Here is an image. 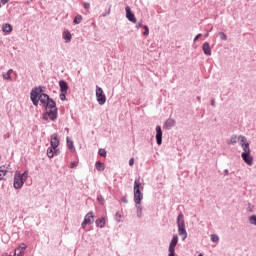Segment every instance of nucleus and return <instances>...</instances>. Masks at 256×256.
<instances>
[{
    "mask_svg": "<svg viewBox=\"0 0 256 256\" xmlns=\"http://www.w3.org/2000/svg\"><path fill=\"white\" fill-rule=\"evenodd\" d=\"M40 103H42L45 111H54L58 115L57 102L49 97L48 94L40 95Z\"/></svg>",
    "mask_w": 256,
    "mask_h": 256,
    "instance_id": "1",
    "label": "nucleus"
},
{
    "mask_svg": "<svg viewBox=\"0 0 256 256\" xmlns=\"http://www.w3.org/2000/svg\"><path fill=\"white\" fill-rule=\"evenodd\" d=\"M176 224L178 227V235L182 237V241H185V239H187V229L185 228V216L183 212L178 214Z\"/></svg>",
    "mask_w": 256,
    "mask_h": 256,
    "instance_id": "2",
    "label": "nucleus"
},
{
    "mask_svg": "<svg viewBox=\"0 0 256 256\" xmlns=\"http://www.w3.org/2000/svg\"><path fill=\"white\" fill-rule=\"evenodd\" d=\"M141 201H143V193L141 192V182L137 178L134 181V203L141 205Z\"/></svg>",
    "mask_w": 256,
    "mask_h": 256,
    "instance_id": "3",
    "label": "nucleus"
},
{
    "mask_svg": "<svg viewBox=\"0 0 256 256\" xmlns=\"http://www.w3.org/2000/svg\"><path fill=\"white\" fill-rule=\"evenodd\" d=\"M241 157L244 161V163H246V165H249L250 167L253 165V156H251V148H248L246 146V148H244Z\"/></svg>",
    "mask_w": 256,
    "mask_h": 256,
    "instance_id": "4",
    "label": "nucleus"
},
{
    "mask_svg": "<svg viewBox=\"0 0 256 256\" xmlns=\"http://www.w3.org/2000/svg\"><path fill=\"white\" fill-rule=\"evenodd\" d=\"M96 100L100 105H105L107 103V97L103 93V88L96 86Z\"/></svg>",
    "mask_w": 256,
    "mask_h": 256,
    "instance_id": "5",
    "label": "nucleus"
},
{
    "mask_svg": "<svg viewBox=\"0 0 256 256\" xmlns=\"http://www.w3.org/2000/svg\"><path fill=\"white\" fill-rule=\"evenodd\" d=\"M23 185H25V180L23 179V177H21V173L15 172L13 183L14 189H21Z\"/></svg>",
    "mask_w": 256,
    "mask_h": 256,
    "instance_id": "6",
    "label": "nucleus"
},
{
    "mask_svg": "<svg viewBox=\"0 0 256 256\" xmlns=\"http://www.w3.org/2000/svg\"><path fill=\"white\" fill-rule=\"evenodd\" d=\"M177 243H179V236L174 235L170 241V244H169V248H168V251H169V254L168 256H175V247H177Z\"/></svg>",
    "mask_w": 256,
    "mask_h": 256,
    "instance_id": "7",
    "label": "nucleus"
},
{
    "mask_svg": "<svg viewBox=\"0 0 256 256\" xmlns=\"http://www.w3.org/2000/svg\"><path fill=\"white\" fill-rule=\"evenodd\" d=\"M58 114L54 111H46L42 115L43 121H57Z\"/></svg>",
    "mask_w": 256,
    "mask_h": 256,
    "instance_id": "8",
    "label": "nucleus"
},
{
    "mask_svg": "<svg viewBox=\"0 0 256 256\" xmlns=\"http://www.w3.org/2000/svg\"><path fill=\"white\" fill-rule=\"evenodd\" d=\"M41 96L37 94V90H31L30 92V99L35 107H38L39 101H41Z\"/></svg>",
    "mask_w": 256,
    "mask_h": 256,
    "instance_id": "9",
    "label": "nucleus"
},
{
    "mask_svg": "<svg viewBox=\"0 0 256 256\" xmlns=\"http://www.w3.org/2000/svg\"><path fill=\"white\" fill-rule=\"evenodd\" d=\"M125 11L126 19H128V21H130L131 23H137V18H135V14H133V12L131 11V7L126 6Z\"/></svg>",
    "mask_w": 256,
    "mask_h": 256,
    "instance_id": "10",
    "label": "nucleus"
},
{
    "mask_svg": "<svg viewBox=\"0 0 256 256\" xmlns=\"http://www.w3.org/2000/svg\"><path fill=\"white\" fill-rule=\"evenodd\" d=\"M59 135L57 133H54L51 135L50 145L52 149H57L59 147Z\"/></svg>",
    "mask_w": 256,
    "mask_h": 256,
    "instance_id": "11",
    "label": "nucleus"
},
{
    "mask_svg": "<svg viewBox=\"0 0 256 256\" xmlns=\"http://www.w3.org/2000/svg\"><path fill=\"white\" fill-rule=\"evenodd\" d=\"M156 142H157V145H162L163 143V130L159 125L156 126Z\"/></svg>",
    "mask_w": 256,
    "mask_h": 256,
    "instance_id": "12",
    "label": "nucleus"
},
{
    "mask_svg": "<svg viewBox=\"0 0 256 256\" xmlns=\"http://www.w3.org/2000/svg\"><path fill=\"white\" fill-rule=\"evenodd\" d=\"M202 51L204 55H207V57H211V45L209 44V42H205L202 45Z\"/></svg>",
    "mask_w": 256,
    "mask_h": 256,
    "instance_id": "13",
    "label": "nucleus"
},
{
    "mask_svg": "<svg viewBox=\"0 0 256 256\" xmlns=\"http://www.w3.org/2000/svg\"><path fill=\"white\" fill-rule=\"evenodd\" d=\"M238 140L240 141V146L242 147L243 151L248 147V149H250L249 147V142H245L247 141V138L245 136H239Z\"/></svg>",
    "mask_w": 256,
    "mask_h": 256,
    "instance_id": "14",
    "label": "nucleus"
},
{
    "mask_svg": "<svg viewBox=\"0 0 256 256\" xmlns=\"http://www.w3.org/2000/svg\"><path fill=\"white\" fill-rule=\"evenodd\" d=\"M59 87H60L61 93H67V91L69 90V84H67L65 80L59 81Z\"/></svg>",
    "mask_w": 256,
    "mask_h": 256,
    "instance_id": "15",
    "label": "nucleus"
},
{
    "mask_svg": "<svg viewBox=\"0 0 256 256\" xmlns=\"http://www.w3.org/2000/svg\"><path fill=\"white\" fill-rule=\"evenodd\" d=\"M173 127H175L174 119L169 118L168 120L165 121L164 128H166L169 131L170 129H173Z\"/></svg>",
    "mask_w": 256,
    "mask_h": 256,
    "instance_id": "16",
    "label": "nucleus"
},
{
    "mask_svg": "<svg viewBox=\"0 0 256 256\" xmlns=\"http://www.w3.org/2000/svg\"><path fill=\"white\" fill-rule=\"evenodd\" d=\"M95 219V216L93 215V212H88L85 217H84V221L88 224L91 225V223H93Z\"/></svg>",
    "mask_w": 256,
    "mask_h": 256,
    "instance_id": "17",
    "label": "nucleus"
},
{
    "mask_svg": "<svg viewBox=\"0 0 256 256\" xmlns=\"http://www.w3.org/2000/svg\"><path fill=\"white\" fill-rule=\"evenodd\" d=\"M135 207H136L137 218L141 219V217H143V207H141V204H137V203H135Z\"/></svg>",
    "mask_w": 256,
    "mask_h": 256,
    "instance_id": "18",
    "label": "nucleus"
},
{
    "mask_svg": "<svg viewBox=\"0 0 256 256\" xmlns=\"http://www.w3.org/2000/svg\"><path fill=\"white\" fill-rule=\"evenodd\" d=\"M2 31L3 33H11V31H13V26H11L9 23L3 24Z\"/></svg>",
    "mask_w": 256,
    "mask_h": 256,
    "instance_id": "19",
    "label": "nucleus"
},
{
    "mask_svg": "<svg viewBox=\"0 0 256 256\" xmlns=\"http://www.w3.org/2000/svg\"><path fill=\"white\" fill-rule=\"evenodd\" d=\"M96 227H100V229H103L105 227V217L98 218L95 221Z\"/></svg>",
    "mask_w": 256,
    "mask_h": 256,
    "instance_id": "20",
    "label": "nucleus"
},
{
    "mask_svg": "<svg viewBox=\"0 0 256 256\" xmlns=\"http://www.w3.org/2000/svg\"><path fill=\"white\" fill-rule=\"evenodd\" d=\"M32 91H36L38 94V97H41V95H46L45 90H43V86H38L32 89Z\"/></svg>",
    "mask_w": 256,
    "mask_h": 256,
    "instance_id": "21",
    "label": "nucleus"
},
{
    "mask_svg": "<svg viewBox=\"0 0 256 256\" xmlns=\"http://www.w3.org/2000/svg\"><path fill=\"white\" fill-rule=\"evenodd\" d=\"M95 167H96L97 171H100V172L105 171V164L101 161H97L95 164Z\"/></svg>",
    "mask_w": 256,
    "mask_h": 256,
    "instance_id": "22",
    "label": "nucleus"
},
{
    "mask_svg": "<svg viewBox=\"0 0 256 256\" xmlns=\"http://www.w3.org/2000/svg\"><path fill=\"white\" fill-rule=\"evenodd\" d=\"M71 39H72L71 32H69V30H66L64 32V41H65V43H71Z\"/></svg>",
    "mask_w": 256,
    "mask_h": 256,
    "instance_id": "23",
    "label": "nucleus"
},
{
    "mask_svg": "<svg viewBox=\"0 0 256 256\" xmlns=\"http://www.w3.org/2000/svg\"><path fill=\"white\" fill-rule=\"evenodd\" d=\"M54 149L55 148H53V146L47 149V157H49V159H53L55 157Z\"/></svg>",
    "mask_w": 256,
    "mask_h": 256,
    "instance_id": "24",
    "label": "nucleus"
},
{
    "mask_svg": "<svg viewBox=\"0 0 256 256\" xmlns=\"http://www.w3.org/2000/svg\"><path fill=\"white\" fill-rule=\"evenodd\" d=\"M7 175V168L5 166H0V181Z\"/></svg>",
    "mask_w": 256,
    "mask_h": 256,
    "instance_id": "25",
    "label": "nucleus"
},
{
    "mask_svg": "<svg viewBox=\"0 0 256 256\" xmlns=\"http://www.w3.org/2000/svg\"><path fill=\"white\" fill-rule=\"evenodd\" d=\"M81 21H83V16L81 15H77L74 20H73V23L74 25H79L81 23Z\"/></svg>",
    "mask_w": 256,
    "mask_h": 256,
    "instance_id": "26",
    "label": "nucleus"
},
{
    "mask_svg": "<svg viewBox=\"0 0 256 256\" xmlns=\"http://www.w3.org/2000/svg\"><path fill=\"white\" fill-rule=\"evenodd\" d=\"M239 138H237V135H232L229 142H228V145H235L237 143V140Z\"/></svg>",
    "mask_w": 256,
    "mask_h": 256,
    "instance_id": "27",
    "label": "nucleus"
},
{
    "mask_svg": "<svg viewBox=\"0 0 256 256\" xmlns=\"http://www.w3.org/2000/svg\"><path fill=\"white\" fill-rule=\"evenodd\" d=\"M66 141H67L68 149H75V145L73 144V141L71 140V138L67 137Z\"/></svg>",
    "mask_w": 256,
    "mask_h": 256,
    "instance_id": "28",
    "label": "nucleus"
},
{
    "mask_svg": "<svg viewBox=\"0 0 256 256\" xmlns=\"http://www.w3.org/2000/svg\"><path fill=\"white\" fill-rule=\"evenodd\" d=\"M11 73H13V69H9L7 73L3 74V79L9 80L11 79Z\"/></svg>",
    "mask_w": 256,
    "mask_h": 256,
    "instance_id": "29",
    "label": "nucleus"
},
{
    "mask_svg": "<svg viewBox=\"0 0 256 256\" xmlns=\"http://www.w3.org/2000/svg\"><path fill=\"white\" fill-rule=\"evenodd\" d=\"M23 249L21 248H16L15 251H14V256H23Z\"/></svg>",
    "mask_w": 256,
    "mask_h": 256,
    "instance_id": "30",
    "label": "nucleus"
},
{
    "mask_svg": "<svg viewBox=\"0 0 256 256\" xmlns=\"http://www.w3.org/2000/svg\"><path fill=\"white\" fill-rule=\"evenodd\" d=\"M98 155H100V157H107V150L105 149H99L98 150Z\"/></svg>",
    "mask_w": 256,
    "mask_h": 256,
    "instance_id": "31",
    "label": "nucleus"
},
{
    "mask_svg": "<svg viewBox=\"0 0 256 256\" xmlns=\"http://www.w3.org/2000/svg\"><path fill=\"white\" fill-rule=\"evenodd\" d=\"M218 35L221 41H227V34H225L224 32H219Z\"/></svg>",
    "mask_w": 256,
    "mask_h": 256,
    "instance_id": "32",
    "label": "nucleus"
},
{
    "mask_svg": "<svg viewBox=\"0 0 256 256\" xmlns=\"http://www.w3.org/2000/svg\"><path fill=\"white\" fill-rule=\"evenodd\" d=\"M249 223L251 225H256V215H252L249 217Z\"/></svg>",
    "mask_w": 256,
    "mask_h": 256,
    "instance_id": "33",
    "label": "nucleus"
},
{
    "mask_svg": "<svg viewBox=\"0 0 256 256\" xmlns=\"http://www.w3.org/2000/svg\"><path fill=\"white\" fill-rule=\"evenodd\" d=\"M211 241H212L213 243H217V242L219 241V235H217V234H212V235H211Z\"/></svg>",
    "mask_w": 256,
    "mask_h": 256,
    "instance_id": "34",
    "label": "nucleus"
},
{
    "mask_svg": "<svg viewBox=\"0 0 256 256\" xmlns=\"http://www.w3.org/2000/svg\"><path fill=\"white\" fill-rule=\"evenodd\" d=\"M97 201H98V203H100V205H104L105 204V199L103 198L102 195H98L97 196Z\"/></svg>",
    "mask_w": 256,
    "mask_h": 256,
    "instance_id": "35",
    "label": "nucleus"
},
{
    "mask_svg": "<svg viewBox=\"0 0 256 256\" xmlns=\"http://www.w3.org/2000/svg\"><path fill=\"white\" fill-rule=\"evenodd\" d=\"M59 97L61 101H65L67 99V92H61Z\"/></svg>",
    "mask_w": 256,
    "mask_h": 256,
    "instance_id": "36",
    "label": "nucleus"
},
{
    "mask_svg": "<svg viewBox=\"0 0 256 256\" xmlns=\"http://www.w3.org/2000/svg\"><path fill=\"white\" fill-rule=\"evenodd\" d=\"M20 177H22V179L25 181V179L29 177V171L26 170L23 174H20Z\"/></svg>",
    "mask_w": 256,
    "mask_h": 256,
    "instance_id": "37",
    "label": "nucleus"
},
{
    "mask_svg": "<svg viewBox=\"0 0 256 256\" xmlns=\"http://www.w3.org/2000/svg\"><path fill=\"white\" fill-rule=\"evenodd\" d=\"M143 29H144L143 35H145V36L149 35V27L147 25H144Z\"/></svg>",
    "mask_w": 256,
    "mask_h": 256,
    "instance_id": "38",
    "label": "nucleus"
},
{
    "mask_svg": "<svg viewBox=\"0 0 256 256\" xmlns=\"http://www.w3.org/2000/svg\"><path fill=\"white\" fill-rule=\"evenodd\" d=\"M202 36H203L202 34L196 35L194 38V43H196V41H199V39H201Z\"/></svg>",
    "mask_w": 256,
    "mask_h": 256,
    "instance_id": "39",
    "label": "nucleus"
},
{
    "mask_svg": "<svg viewBox=\"0 0 256 256\" xmlns=\"http://www.w3.org/2000/svg\"><path fill=\"white\" fill-rule=\"evenodd\" d=\"M129 165H130V167H133V165H135V159L134 158H131L129 160Z\"/></svg>",
    "mask_w": 256,
    "mask_h": 256,
    "instance_id": "40",
    "label": "nucleus"
},
{
    "mask_svg": "<svg viewBox=\"0 0 256 256\" xmlns=\"http://www.w3.org/2000/svg\"><path fill=\"white\" fill-rule=\"evenodd\" d=\"M121 214L119 212L116 213V221L119 223L121 220Z\"/></svg>",
    "mask_w": 256,
    "mask_h": 256,
    "instance_id": "41",
    "label": "nucleus"
},
{
    "mask_svg": "<svg viewBox=\"0 0 256 256\" xmlns=\"http://www.w3.org/2000/svg\"><path fill=\"white\" fill-rule=\"evenodd\" d=\"M83 7H84V9H89V8L91 7V4L85 2V3L83 4Z\"/></svg>",
    "mask_w": 256,
    "mask_h": 256,
    "instance_id": "42",
    "label": "nucleus"
},
{
    "mask_svg": "<svg viewBox=\"0 0 256 256\" xmlns=\"http://www.w3.org/2000/svg\"><path fill=\"white\" fill-rule=\"evenodd\" d=\"M137 29H143V27H145V25H143V23L142 22H139L138 24H137Z\"/></svg>",
    "mask_w": 256,
    "mask_h": 256,
    "instance_id": "43",
    "label": "nucleus"
},
{
    "mask_svg": "<svg viewBox=\"0 0 256 256\" xmlns=\"http://www.w3.org/2000/svg\"><path fill=\"white\" fill-rule=\"evenodd\" d=\"M87 225H88L87 222H85L84 220L81 224L82 229H86Z\"/></svg>",
    "mask_w": 256,
    "mask_h": 256,
    "instance_id": "44",
    "label": "nucleus"
},
{
    "mask_svg": "<svg viewBox=\"0 0 256 256\" xmlns=\"http://www.w3.org/2000/svg\"><path fill=\"white\" fill-rule=\"evenodd\" d=\"M70 167L71 169H74V167H77V162H71Z\"/></svg>",
    "mask_w": 256,
    "mask_h": 256,
    "instance_id": "45",
    "label": "nucleus"
},
{
    "mask_svg": "<svg viewBox=\"0 0 256 256\" xmlns=\"http://www.w3.org/2000/svg\"><path fill=\"white\" fill-rule=\"evenodd\" d=\"M121 201H122V203H129V200H127V197H123V198L121 199Z\"/></svg>",
    "mask_w": 256,
    "mask_h": 256,
    "instance_id": "46",
    "label": "nucleus"
},
{
    "mask_svg": "<svg viewBox=\"0 0 256 256\" xmlns=\"http://www.w3.org/2000/svg\"><path fill=\"white\" fill-rule=\"evenodd\" d=\"M223 173H224L225 177H227V175H229V170L225 169Z\"/></svg>",
    "mask_w": 256,
    "mask_h": 256,
    "instance_id": "47",
    "label": "nucleus"
},
{
    "mask_svg": "<svg viewBox=\"0 0 256 256\" xmlns=\"http://www.w3.org/2000/svg\"><path fill=\"white\" fill-rule=\"evenodd\" d=\"M60 153L59 149H54V155H58Z\"/></svg>",
    "mask_w": 256,
    "mask_h": 256,
    "instance_id": "48",
    "label": "nucleus"
},
{
    "mask_svg": "<svg viewBox=\"0 0 256 256\" xmlns=\"http://www.w3.org/2000/svg\"><path fill=\"white\" fill-rule=\"evenodd\" d=\"M9 0H1V3H2V5H7V2H8Z\"/></svg>",
    "mask_w": 256,
    "mask_h": 256,
    "instance_id": "49",
    "label": "nucleus"
},
{
    "mask_svg": "<svg viewBox=\"0 0 256 256\" xmlns=\"http://www.w3.org/2000/svg\"><path fill=\"white\" fill-rule=\"evenodd\" d=\"M20 249H22V251H23V249H27V245L22 244Z\"/></svg>",
    "mask_w": 256,
    "mask_h": 256,
    "instance_id": "50",
    "label": "nucleus"
},
{
    "mask_svg": "<svg viewBox=\"0 0 256 256\" xmlns=\"http://www.w3.org/2000/svg\"><path fill=\"white\" fill-rule=\"evenodd\" d=\"M109 13H111V11H108V12L104 13V14L102 15V17H107V15H109Z\"/></svg>",
    "mask_w": 256,
    "mask_h": 256,
    "instance_id": "51",
    "label": "nucleus"
},
{
    "mask_svg": "<svg viewBox=\"0 0 256 256\" xmlns=\"http://www.w3.org/2000/svg\"><path fill=\"white\" fill-rule=\"evenodd\" d=\"M211 105H212V107H215V99L211 100Z\"/></svg>",
    "mask_w": 256,
    "mask_h": 256,
    "instance_id": "52",
    "label": "nucleus"
},
{
    "mask_svg": "<svg viewBox=\"0 0 256 256\" xmlns=\"http://www.w3.org/2000/svg\"><path fill=\"white\" fill-rule=\"evenodd\" d=\"M197 101H199V103H201V96H197Z\"/></svg>",
    "mask_w": 256,
    "mask_h": 256,
    "instance_id": "53",
    "label": "nucleus"
},
{
    "mask_svg": "<svg viewBox=\"0 0 256 256\" xmlns=\"http://www.w3.org/2000/svg\"><path fill=\"white\" fill-rule=\"evenodd\" d=\"M205 37H209V32H207V33L205 34Z\"/></svg>",
    "mask_w": 256,
    "mask_h": 256,
    "instance_id": "54",
    "label": "nucleus"
},
{
    "mask_svg": "<svg viewBox=\"0 0 256 256\" xmlns=\"http://www.w3.org/2000/svg\"><path fill=\"white\" fill-rule=\"evenodd\" d=\"M198 256H203V254H202V253H200Z\"/></svg>",
    "mask_w": 256,
    "mask_h": 256,
    "instance_id": "55",
    "label": "nucleus"
},
{
    "mask_svg": "<svg viewBox=\"0 0 256 256\" xmlns=\"http://www.w3.org/2000/svg\"><path fill=\"white\" fill-rule=\"evenodd\" d=\"M0 8H1V4H0Z\"/></svg>",
    "mask_w": 256,
    "mask_h": 256,
    "instance_id": "56",
    "label": "nucleus"
}]
</instances>
